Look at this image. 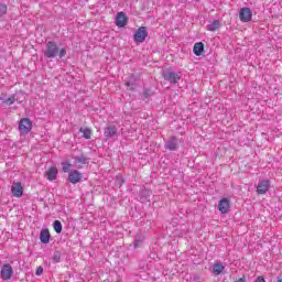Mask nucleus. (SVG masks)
I'll return each mask as SVG.
<instances>
[{
    "label": "nucleus",
    "instance_id": "obj_15",
    "mask_svg": "<svg viewBox=\"0 0 282 282\" xmlns=\"http://www.w3.org/2000/svg\"><path fill=\"white\" fill-rule=\"evenodd\" d=\"M79 133H83V138H85V140H91V135H94V131L87 127L80 128Z\"/></svg>",
    "mask_w": 282,
    "mask_h": 282
},
{
    "label": "nucleus",
    "instance_id": "obj_1",
    "mask_svg": "<svg viewBox=\"0 0 282 282\" xmlns=\"http://www.w3.org/2000/svg\"><path fill=\"white\" fill-rule=\"evenodd\" d=\"M20 135H28L32 131V120L30 118H22L19 121Z\"/></svg>",
    "mask_w": 282,
    "mask_h": 282
},
{
    "label": "nucleus",
    "instance_id": "obj_2",
    "mask_svg": "<svg viewBox=\"0 0 282 282\" xmlns=\"http://www.w3.org/2000/svg\"><path fill=\"white\" fill-rule=\"evenodd\" d=\"M44 56L46 58H55V56H58V45L56 44V42H53V41L47 42Z\"/></svg>",
    "mask_w": 282,
    "mask_h": 282
},
{
    "label": "nucleus",
    "instance_id": "obj_9",
    "mask_svg": "<svg viewBox=\"0 0 282 282\" xmlns=\"http://www.w3.org/2000/svg\"><path fill=\"white\" fill-rule=\"evenodd\" d=\"M13 197H23V185L21 182L13 183L11 186Z\"/></svg>",
    "mask_w": 282,
    "mask_h": 282
},
{
    "label": "nucleus",
    "instance_id": "obj_19",
    "mask_svg": "<svg viewBox=\"0 0 282 282\" xmlns=\"http://www.w3.org/2000/svg\"><path fill=\"white\" fill-rule=\"evenodd\" d=\"M213 272L216 276H219L224 272V264L221 262H217L214 264Z\"/></svg>",
    "mask_w": 282,
    "mask_h": 282
},
{
    "label": "nucleus",
    "instance_id": "obj_20",
    "mask_svg": "<svg viewBox=\"0 0 282 282\" xmlns=\"http://www.w3.org/2000/svg\"><path fill=\"white\" fill-rule=\"evenodd\" d=\"M53 228L57 235H61V232H63V224H61V220H55L53 223Z\"/></svg>",
    "mask_w": 282,
    "mask_h": 282
},
{
    "label": "nucleus",
    "instance_id": "obj_5",
    "mask_svg": "<svg viewBox=\"0 0 282 282\" xmlns=\"http://www.w3.org/2000/svg\"><path fill=\"white\" fill-rule=\"evenodd\" d=\"M239 19L242 23H250V21H252V10L248 7L241 8Z\"/></svg>",
    "mask_w": 282,
    "mask_h": 282
},
{
    "label": "nucleus",
    "instance_id": "obj_17",
    "mask_svg": "<svg viewBox=\"0 0 282 282\" xmlns=\"http://www.w3.org/2000/svg\"><path fill=\"white\" fill-rule=\"evenodd\" d=\"M118 133V129H116V126H110L105 130L106 138H113Z\"/></svg>",
    "mask_w": 282,
    "mask_h": 282
},
{
    "label": "nucleus",
    "instance_id": "obj_18",
    "mask_svg": "<svg viewBox=\"0 0 282 282\" xmlns=\"http://www.w3.org/2000/svg\"><path fill=\"white\" fill-rule=\"evenodd\" d=\"M221 28V22L215 20L212 24L207 26L208 32H217Z\"/></svg>",
    "mask_w": 282,
    "mask_h": 282
},
{
    "label": "nucleus",
    "instance_id": "obj_22",
    "mask_svg": "<svg viewBox=\"0 0 282 282\" xmlns=\"http://www.w3.org/2000/svg\"><path fill=\"white\" fill-rule=\"evenodd\" d=\"M88 163L89 159H87L85 155H80L79 158H77V164H79V166H83Z\"/></svg>",
    "mask_w": 282,
    "mask_h": 282
},
{
    "label": "nucleus",
    "instance_id": "obj_14",
    "mask_svg": "<svg viewBox=\"0 0 282 282\" xmlns=\"http://www.w3.org/2000/svg\"><path fill=\"white\" fill-rule=\"evenodd\" d=\"M193 52L195 56H204V44L202 42H197L194 44Z\"/></svg>",
    "mask_w": 282,
    "mask_h": 282
},
{
    "label": "nucleus",
    "instance_id": "obj_16",
    "mask_svg": "<svg viewBox=\"0 0 282 282\" xmlns=\"http://www.w3.org/2000/svg\"><path fill=\"white\" fill-rule=\"evenodd\" d=\"M40 240L42 243H50V229H42Z\"/></svg>",
    "mask_w": 282,
    "mask_h": 282
},
{
    "label": "nucleus",
    "instance_id": "obj_29",
    "mask_svg": "<svg viewBox=\"0 0 282 282\" xmlns=\"http://www.w3.org/2000/svg\"><path fill=\"white\" fill-rule=\"evenodd\" d=\"M236 282H246V276L240 278V279L237 280Z\"/></svg>",
    "mask_w": 282,
    "mask_h": 282
},
{
    "label": "nucleus",
    "instance_id": "obj_31",
    "mask_svg": "<svg viewBox=\"0 0 282 282\" xmlns=\"http://www.w3.org/2000/svg\"><path fill=\"white\" fill-rule=\"evenodd\" d=\"M126 85H127V87H130V86H131V84H129V83H126Z\"/></svg>",
    "mask_w": 282,
    "mask_h": 282
},
{
    "label": "nucleus",
    "instance_id": "obj_7",
    "mask_svg": "<svg viewBox=\"0 0 282 282\" xmlns=\"http://www.w3.org/2000/svg\"><path fill=\"white\" fill-rule=\"evenodd\" d=\"M269 191H270V181L269 180L260 181L257 186L258 195H265V193H268Z\"/></svg>",
    "mask_w": 282,
    "mask_h": 282
},
{
    "label": "nucleus",
    "instance_id": "obj_28",
    "mask_svg": "<svg viewBox=\"0 0 282 282\" xmlns=\"http://www.w3.org/2000/svg\"><path fill=\"white\" fill-rule=\"evenodd\" d=\"M254 282H265V279L261 275H259Z\"/></svg>",
    "mask_w": 282,
    "mask_h": 282
},
{
    "label": "nucleus",
    "instance_id": "obj_26",
    "mask_svg": "<svg viewBox=\"0 0 282 282\" xmlns=\"http://www.w3.org/2000/svg\"><path fill=\"white\" fill-rule=\"evenodd\" d=\"M59 58H64V56H67V50L62 48L58 53Z\"/></svg>",
    "mask_w": 282,
    "mask_h": 282
},
{
    "label": "nucleus",
    "instance_id": "obj_21",
    "mask_svg": "<svg viewBox=\"0 0 282 282\" xmlns=\"http://www.w3.org/2000/svg\"><path fill=\"white\" fill-rule=\"evenodd\" d=\"M6 14H8V6L0 3V21L1 18L6 17Z\"/></svg>",
    "mask_w": 282,
    "mask_h": 282
},
{
    "label": "nucleus",
    "instance_id": "obj_23",
    "mask_svg": "<svg viewBox=\"0 0 282 282\" xmlns=\"http://www.w3.org/2000/svg\"><path fill=\"white\" fill-rule=\"evenodd\" d=\"M72 169V163L63 162L62 163V171L64 173H69V170Z\"/></svg>",
    "mask_w": 282,
    "mask_h": 282
},
{
    "label": "nucleus",
    "instance_id": "obj_4",
    "mask_svg": "<svg viewBox=\"0 0 282 282\" xmlns=\"http://www.w3.org/2000/svg\"><path fill=\"white\" fill-rule=\"evenodd\" d=\"M147 36H149L147 26H140L134 33V43H144V41H147Z\"/></svg>",
    "mask_w": 282,
    "mask_h": 282
},
{
    "label": "nucleus",
    "instance_id": "obj_10",
    "mask_svg": "<svg viewBox=\"0 0 282 282\" xmlns=\"http://www.w3.org/2000/svg\"><path fill=\"white\" fill-rule=\"evenodd\" d=\"M165 149H167L169 151H177V149H180V141L175 137H172L165 143Z\"/></svg>",
    "mask_w": 282,
    "mask_h": 282
},
{
    "label": "nucleus",
    "instance_id": "obj_30",
    "mask_svg": "<svg viewBox=\"0 0 282 282\" xmlns=\"http://www.w3.org/2000/svg\"><path fill=\"white\" fill-rule=\"evenodd\" d=\"M278 282H282V276L281 275L278 278Z\"/></svg>",
    "mask_w": 282,
    "mask_h": 282
},
{
    "label": "nucleus",
    "instance_id": "obj_3",
    "mask_svg": "<svg viewBox=\"0 0 282 282\" xmlns=\"http://www.w3.org/2000/svg\"><path fill=\"white\" fill-rule=\"evenodd\" d=\"M12 274H14V269L9 263L2 265L0 270V276L2 281H10L12 279Z\"/></svg>",
    "mask_w": 282,
    "mask_h": 282
},
{
    "label": "nucleus",
    "instance_id": "obj_8",
    "mask_svg": "<svg viewBox=\"0 0 282 282\" xmlns=\"http://www.w3.org/2000/svg\"><path fill=\"white\" fill-rule=\"evenodd\" d=\"M83 180V173L78 172V170H73L68 173V182L70 184H78Z\"/></svg>",
    "mask_w": 282,
    "mask_h": 282
},
{
    "label": "nucleus",
    "instance_id": "obj_24",
    "mask_svg": "<svg viewBox=\"0 0 282 282\" xmlns=\"http://www.w3.org/2000/svg\"><path fill=\"white\" fill-rule=\"evenodd\" d=\"M53 261H54V263H59L61 262V251H55L54 252Z\"/></svg>",
    "mask_w": 282,
    "mask_h": 282
},
{
    "label": "nucleus",
    "instance_id": "obj_12",
    "mask_svg": "<svg viewBox=\"0 0 282 282\" xmlns=\"http://www.w3.org/2000/svg\"><path fill=\"white\" fill-rule=\"evenodd\" d=\"M45 175L48 182H54V180H56L58 176V169H56V166H52L48 169V171H46Z\"/></svg>",
    "mask_w": 282,
    "mask_h": 282
},
{
    "label": "nucleus",
    "instance_id": "obj_13",
    "mask_svg": "<svg viewBox=\"0 0 282 282\" xmlns=\"http://www.w3.org/2000/svg\"><path fill=\"white\" fill-rule=\"evenodd\" d=\"M117 28H124L127 25V14L124 12H119L116 18Z\"/></svg>",
    "mask_w": 282,
    "mask_h": 282
},
{
    "label": "nucleus",
    "instance_id": "obj_25",
    "mask_svg": "<svg viewBox=\"0 0 282 282\" xmlns=\"http://www.w3.org/2000/svg\"><path fill=\"white\" fill-rule=\"evenodd\" d=\"M14 102H17V97L14 96H11L4 100V105H14Z\"/></svg>",
    "mask_w": 282,
    "mask_h": 282
},
{
    "label": "nucleus",
    "instance_id": "obj_32",
    "mask_svg": "<svg viewBox=\"0 0 282 282\" xmlns=\"http://www.w3.org/2000/svg\"><path fill=\"white\" fill-rule=\"evenodd\" d=\"M118 180L122 181V178H118V177H117V182H118Z\"/></svg>",
    "mask_w": 282,
    "mask_h": 282
},
{
    "label": "nucleus",
    "instance_id": "obj_27",
    "mask_svg": "<svg viewBox=\"0 0 282 282\" xmlns=\"http://www.w3.org/2000/svg\"><path fill=\"white\" fill-rule=\"evenodd\" d=\"M35 274L36 276H41L43 274V267H37Z\"/></svg>",
    "mask_w": 282,
    "mask_h": 282
},
{
    "label": "nucleus",
    "instance_id": "obj_6",
    "mask_svg": "<svg viewBox=\"0 0 282 282\" xmlns=\"http://www.w3.org/2000/svg\"><path fill=\"white\" fill-rule=\"evenodd\" d=\"M218 210L221 215H228L230 213V199L221 198L218 203Z\"/></svg>",
    "mask_w": 282,
    "mask_h": 282
},
{
    "label": "nucleus",
    "instance_id": "obj_11",
    "mask_svg": "<svg viewBox=\"0 0 282 282\" xmlns=\"http://www.w3.org/2000/svg\"><path fill=\"white\" fill-rule=\"evenodd\" d=\"M163 78H165V80H169V83H173L174 85H176L182 76H180V74L177 73H166L163 75Z\"/></svg>",
    "mask_w": 282,
    "mask_h": 282
}]
</instances>
